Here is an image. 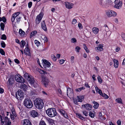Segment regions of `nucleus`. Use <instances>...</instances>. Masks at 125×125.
Segmentation results:
<instances>
[{
	"label": "nucleus",
	"mask_w": 125,
	"mask_h": 125,
	"mask_svg": "<svg viewBox=\"0 0 125 125\" xmlns=\"http://www.w3.org/2000/svg\"><path fill=\"white\" fill-rule=\"evenodd\" d=\"M24 76L34 87H36L38 86L37 82L34 80V79L31 76L29 75L28 73H25L24 75Z\"/></svg>",
	"instance_id": "f257e3e1"
},
{
	"label": "nucleus",
	"mask_w": 125,
	"mask_h": 125,
	"mask_svg": "<svg viewBox=\"0 0 125 125\" xmlns=\"http://www.w3.org/2000/svg\"><path fill=\"white\" fill-rule=\"evenodd\" d=\"M34 104L36 107L39 109H42L44 106L43 101L40 98L36 99L35 101Z\"/></svg>",
	"instance_id": "f03ea898"
},
{
	"label": "nucleus",
	"mask_w": 125,
	"mask_h": 125,
	"mask_svg": "<svg viewBox=\"0 0 125 125\" xmlns=\"http://www.w3.org/2000/svg\"><path fill=\"white\" fill-rule=\"evenodd\" d=\"M47 114L50 117H53L57 115V114L55 108H51L47 110Z\"/></svg>",
	"instance_id": "7ed1b4c3"
},
{
	"label": "nucleus",
	"mask_w": 125,
	"mask_h": 125,
	"mask_svg": "<svg viewBox=\"0 0 125 125\" xmlns=\"http://www.w3.org/2000/svg\"><path fill=\"white\" fill-rule=\"evenodd\" d=\"M20 14V12H15L12 15L11 18V21L12 23L14 21L15 19L17 23H18L20 22L21 18V17L19 16Z\"/></svg>",
	"instance_id": "20e7f679"
},
{
	"label": "nucleus",
	"mask_w": 125,
	"mask_h": 125,
	"mask_svg": "<svg viewBox=\"0 0 125 125\" xmlns=\"http://www.w3.org/2000/svg\"><path fill=\"white\" fill-rule=\"evenodd\" d=\"M23 104L24 106L28 108H31L32 106V104L31 100L28 98L24 99Z\"/></svg>",
	"instance_id": "39448f33"
},
{
	"label": "nucleus",
	"mask_w": 125,
	"mask_h": 125,
	"mask_svg": "<svg viewBox=\"0 0 125 125\" xmlns=\"http://www.w3.org/2000/svg\"><path fill=\"white\" fill-rule=\"evenodd\" d=\"M43 64L44 67L46 70L49 71L51 70V64L47 61L45 59L43 60Z\"/></svg>",
	"instance_id": "423d86ee"
},
{
	"label": "nucleus",
	"mask_w": 125,
	"mask_h": 125,
	"mask_svg": "<svg viewBox=\"0 0 125 125\" xmlns=\"http://www.w3.org/2000/svg\"><path fill=\"white\" fill-rule=\"evenodd\" d=\"M1 125H10L11 122L9 120L8 118H1Z\"/></svg>",
	"instance_id": "0eeeda50"
},
{
	"label": "nucleus",
	"mask_w": 125,
	"mask_h": 125,
	"mask_svg": "<svg viewBox=\"0 0 125 125\" xmlns=\"http://www.w3.org/2000/svg\"><path fill=\"white\" fill-rule=\"evenodd\" d=\"M42 80L41 82L42 84L45 87H46L48 85L49 81L47 78L45 76H42L41 77Z\"/></svg>",
	"instance_id": "6e6552de"
},
{
	"label": "nucleus",
	"mask_w": 125,
	"mask_h": 125,
	"mask_svg": "<svg viewBox=\"0 0 125 125\" xmlns=\"http://www.w3.org/2000/svg\"><path fill=\"white\" fill-rule=\"evenodd\" d=\"M16 96L18 100H21L23 97L24 93L21 90L18 91L17 92Z\"/></svg>",
	"instance_id": "1a4fd4ad"
},
{
	"label": "nucleus",
	"mask_w": 125,
	"mask_h": 125,
	"mask_svg": "<svg viewBox=\"0 0 125 125\" xmlns=\"http://www.w3.org/2000/svg\"><path fill=\"white\" fill-rule=\"evenodd\" d=\"M30 113L31 116L32 117H41L40 114L35 110H32L31 111Z\"/></svg>",
	"instance_id": "9d476101"
},
{
	"label": "nucleus",
	"mask_w": 125,
	"mask_h": 125,
	"mask_svg": "<svg viewBox=\"0 0 125 125\" xmlns=\"http://www.w3.org/2000/svg\"><path fill=\"white\" fill-rule=\"evenodd\" d=\"M115 5L114 6V7L118 9L120 8L122 4V2L120 1V0H115Z\"/></svg>",
	"instance_id": "9b49d317"
},
{
	"label": "nucleus",
	"mask_w": 125,
	"mask_h": 125,
	"mask_svg": "<svg viewBox=\"0 0 125 125\" xmlns=\"http://www.w3.org/2000/svg\"><path fill=\"white\" fill-rule=\"evenodd\" d=\"M106 14L109 17L111 16L115 17L117 15L116 13L114 11L111 10L107 11L106 12Z\"/></svg>",
	"instance_id": "f8f14e48"
},
{
	"label": "nucleus",
	"mask_w": 125,
	"mask_h": 125,
	"mask_svg": "<svg viewBox=\"0 0 125 125\" xmlns=\"http://www.w3.org/2000/svg\"><path fill=\"white\" fill-rule=\"evenodd\" d=\"M11 106V108H10V109L11 111L12 114L7 112V113L8 114L7 115H9L8 114H10V117H12L14 116L16 117L17 116V115L15 111V110L14 109L13 107L12 106Z\"/></svg>",
	"instance_id": "ddd939ff"
},
{
	"label": "nucleus",
	"mask_w": 125,
	"mask_h": 125,
	"mask_svg": "<svg viewBox=\"0 0 125 125\" xmlns=\"http://www.w3.org/2000/svg\"><path fill=\"white\" fill-rule=\"evenodd\" d=\"M15 78L16 81L19 82H23L24 81H22V77L19 74H16L15 76Z\"/></svg>",
	"instance_id": "4468645a"
},
{
	"label": "nucleus",
	"mask_w": 125,
	"mask_h": 125,
	"mask_svg": "<svg viewBox=\"0 0 125 125\" xmlns=\"http://www.w3.org/2000/svg\"><path fill=\"white\" fill-rule=\"evenodd\" d=\"M42 17V15L41 13L37 16L36 20V24H38L40 22Z\"/></svg>",
	"instance_id": "2eb2a0df"
},
{
	"label": "nucleus",
	"mask_w": 125,
	"mask_h": 125,
	"mask_svg": "<svg viewBox=\"0 0 125 125\" xmlns=\"http://www.w3.org/2000/svg\"><path fill=\"white\" fill-rule=\"evenodd\" d=\"M64 4L66 8L69 9H70L73 7V4L70 2H65Z\"/></svg>",
	"instance_id": "dca6fc26"
},
{
	"label": "nucleus",
	"mask_w": 125,
	"mask_h": 125,
	"mask_svg": "<svg viewBox=\"0 0 125 125\" xmlns=\"http://www.w3.org/2000/svg\"><path fill=\"white\" fill-rule=\"evenodd\" d=\"M103 45L102 44H99L98 47L95 48V50L97 52H100L103 50Z\"/></svg>",
	"instance_id": "f3484780"
},
{
	"label": "nucleus",
	"mask_w": 125,
	"mask_h": 125,
	"mask_svg": "<svg viewBox=\"0 0 125 125\" xmlns=\"http://www.w3.org/2000/svg\"><path fill=\"white\" fill-rule=\"evenodd\" d=\"M29 87L30 88V87L29 86H28L23 83H21V84L20 88L23 89L24 91H26Z\"/></svg>",
	"instance_id": "a211bd4d"
},
{
	"label": "nucleus",
	"mask_w": 125,
	"mask_h": 125,
	"mask_svg": "<svg viewBox=\"0 0 125 125\" xmlns=\"http://www.w3.org/2000/svg\"><path fill=\"white\" fill-rule=\"evenodd\" d=\"M24 54L28 55L29 56H31V53L30 52V50L29 49L28 45L25 48L24 51Z\"/></svg>",
	"instance_id": "6ab92c4d"
},
{
	"label": "nucleus",
	"mask_w": 125,
	"mask_h": 125,
	"mask_svg": "<svg viewBox=\"0 0 125 125\" xmlns=\"http://www.w3.org/2000/svg\"><path fill=\"white\" fill-rule=\"evenodd\" d=\"M41 27L42 29L45 31H47V29L45 23L44 21L41 22Z\"/></svg>",
	"instance_id": "aec40b11"
},
{
	"label": "nucleus",
	"mask_w": 125,
	"mask_h": 125,
	"mask_svg": "<svg viewBox=\"0 0 125 125\" xmlns=\"http://www.w3.org/2000/svg\"><path fill=\"white\" fill-rule=\"evenodd\" d=\"M58 111L64 117H68L67 113L64 110L61 109H59L58 110Z\"/></svg>",
	"instance_id": "412c9836"
},
{
	"label": "nucleus",
	"mask_w": 125,
	"mask_h": 125,
	"mask_svg": "<svg viewBox=\"0 0 125 125\" xmlns=\"http://www.w3.org/2000/svg\"><path fill=\"white\" fill-rule=\"evenodd\" d=\"M47 120L51 125H55V121L53 120L50 119L49 118H47Z\"/></svg>",
	"instance_id": "4be33fe9"
},
{
	"label": "nucleus",
	"mask_w": 125,
	"mask_h": 125,
	"mask_svg": "<svg viewBox=\"0 0 125 125\" xmlns=\"http://www.w3.org/2000/svg\"><path fill=\"white\" fill-rule=\"evenodd\" d=\"M72 90L70 88L67 89V95L68 96H70L73 94V93L72 92Z\"/></svg>",
	"instance_id": "5701e85b"
},
{
	"label": "nucleus",
	"mask_w": 125,
	"mask_h": 125,
	"mask_svg": "<svg viewBox=\"0 0 125 125\" xmlns=\"http://www.w3.org/2000/svg\"><path fill=\"white\" fill-rule=\"evenodd\" d=\"M41 39L44 41V42H47L48 41L47 38L45 36L43 35H41Z\"/></svg>",
	"instance_id": "b1692460"
},
{
	"label": "nucleus",
	"mask_w": 125,
	"mask_h": 125,
	"mask_svg": "<svg viewBox=\"0 0 125 125\" xmlns=\"http://www.w3.org/2000/svg\"><path fill=\"white\" fill-rule=\"evenodd\" d=\"M23 121V125H31L29 120L28 119H25Z\"/></svg>",
	"instance_id": "393cba45"
},
{
	"label": "nucleus",
	"mask_w": 125,
	"mask_h": 125,
	"mask_svg": "<svg viewBox=\"0 0 125 125\" xmlns=\"http://www.w3.org/2000/svg\"><path fill=\"white\" fill-rule=\"evenodd\" d=\"M92 31L93 33L95 34H97L99 31V29L96 27H94L92 29Z\"/></svg>",
	"instance_id": "a878e982"
},
{
	"label": "nucleus",
	"mask_w": 125,
	"mask_h": 125,
	"mask_svg": "<svg viewBox=\"0 0 125 125\" xmlns=\"http://www.w3.org/2000/svg\"><path fill=\"white\" fill-rule=\"evenodd\" d=\"M114 63V66L115 68H117L118 66L119 63L117 60L114 59L113 60Z\"/></svg>",
	"instance_id": "bb28decb"
},
{
	"label": "nucleus",
	"mask_w": 125,
	"mask_h": 125,
	"mask_svg": "<svg viewBox=\"0 0 125 125\" xmlns=\"http://www.w3.org/2000/svg\"><path fill=\"white\" fill-rule=\"evenodd\" d=\"M84 107H85L86 109L88 110H91L92 107V106L90 104H87L86 105H84Z\"/></svg>",
	"instance_id": "cd10ccee"
},
{
	"label": "nucleus",
	"mask_w": 125,
	"mask_h": 125,
	"mask_svg": "<svg viewBox=\"0 0 125 125\" xmlns=\"http://www.w3.org/2000/svg\"><path fill=\"white\" fill-rule=\"evenodd\" d=\"M93 102L94 104V105L93 106L94 108L95 109H97L99 105V104L98 103L94 101H93Z\"/></svg>",
	"instance_id": "c85d7f7f"
},
{
	"label": "nucleus",
	"mask_w": 125,
	"mask_h": 125,
	"mask_svg": "<svg viewBox=\"0 0 125 125\" xmlns=\"http://www.w3.org/2000/svg\"><path fill=\"white\" fill-rule=\"evenodd\" d=\"M19 33L20 36H24L25 34V32L21 29L19 30Z\"/></svg>",
	"instance_id": "c756f323"
},
{
	"label": "nucleus",
	"mask_w": 125,
	"mask_h": 125,
	"mask_svg": "<svg viewBox=\"0 0 125 125\" xmlns=\"http://www.w3.org/2000/svg\"><path fill=\"white\" fill-rule=\"evenodd\" d=\"M95 113L93 111L92 112V111H90L89 112V115L91 117H94L95 116Z\"/></svg>",
	"instance_id": "7c9ffc66"
},
{
	"label": "nucleus",
	"mask_w": 125,
	"mask_h": 125,
	"mask_svg": "<svg viewBox=\"0 0 125 125\" xmlns=\"http://www.w3.org/2000/svg\"><path fill=\"white\" fill-rule=\"evenodd\" d=\"M116 102L118 103L122 104V100L121 98H118L115 100Z\"/></svg>",
	"instance_id": "2f4dec72"
},
{
	"label": "nucleus",
	"mask_w": 125,
	"mask_h": 125,
	"mask_svg": "<svg viewBox=\"0 0 125 125\" xmlns=\"http://www.w3.org/2000/svg\"><path fill=\"white\" fill-rule=\"evenodd\" d=\"M37 33V31H32L30 35V37L31 38L33 36H35Z\"/></svg>",
	"instance_id": "473e14b6"
},
{
	"label": "nucleus",
	"mask_w": 125,
	"mask_h": 125,
	"mask_svg": "<svg viewBox=\"0 0 125 125\" xmlns=\"http://www.w3.org/2000/svg\"><path fill=\"white\" fill-rule=\"evenodd\" d=\"M38 71L40 73L42 74H47V72L43 70H42L40 69H39Z\"/></svg>",
	"instance_id": "72a5a7b5"
},
{
	"label": "nucleus",
	"mask_w": 125,
	"mask_h": 125,
	"mask_svg": "<svg viewBox=\"0 0 125 125\" xmlns=\"http://www.w3.org/2000/svg\"><path fill=\"white\" fill-rule=\"evenodd\" d=\"M13 81L12 79H9L7 83H8L10 85H11L13 83Z\"/></svg>",
	"instance_id": "f704fd0d"
},
{
	"label": "nucleus",
	"mask_w": 125,
	"mask_h": 125,
	"mask_svg": "<svg viewBox=\"0 0 125 125\" xmlns=\"http://www.w3.org/2000/svg\"><path fill=\"white\" fill-rule=\"evenodd\" d=\"M25 44V42L24 40H22L21 41V44L20 46L21 47L23 48Z\"/></svg>",
	"instance_id": "c9c22d12"
},
{
	"label": "nucleus",
	"mask_w": 125,
	"mask_h": 125,
	"mask_svg": "<svg viewBox=\"0 0 125 125\" xmlns=\"http://www.w3.org/2000/svg\"><path fill=\"white\" fill-rule=\"evenodd\" d=\"M0 26L1 30L2 31H4L5 27L4 24L3 22H1L0 24Z\"/></svg>",
	"instance_id": "e433bc0d"
},
{
	"label": "nucleus",
	"mask_w": 125,
	"mask_h": 125,
	"mask_svg": "<svg viewBox=\"0 0 125 125\" xmlns=\"http://www.w3.org/2000/svg\"><path fill=\"white\" fill-rule=\"evenodd\" d=\"M85 89L84 87H82L78 88L76 89V91L77 92H79L81 91L82 90H83Z\"/></svg>",
	"instance_id": "4c0bfd02"
},
{
	"label": "nucleus",
	"mask_w": 125,
	"mask_h": 125,
	"mask_svg": "<svg viewBox=\"0 0 125 125\" xmlns=\"http://www.w3.org/2000/svg\"><path fill=\"white\" fill-rule=\"evenodd\" d=\"M80 47L78 46H76L75 48V50L76 51L78 52H79L80 50Z\"/></svg>",
	"instance_id": "58836bf2"
},
{
	"label": "nucleus",
	"mask_w": 125,
	"mask_h": 125,
	"mask_svg": "<svg viewBox=\"0 0 125 125\" xmlns=\"http://www.w3.org/2000/svg\"><path fill=\"white\" fill-rule=\"evenodd\" d=\"M103 29L105 28V31H107L109 30V29L107 26L106 24H105L104 26L103 27Z\"/></svg>",
	"instance_id": "ea45409f"
},
{
	"label": "nucleus",
	"mask_w": 125,
	"mask_h": 125,
	"mask_svg": "<svg viewBox=\"0 0 125 125\" xmlns=\"http://www.w3.org/2000/svg\"><path fill=\"white\" fill-rule=\"evenodd\" d=\"M34 43L36 45L38 46L40 45V42L37 40H35Z\"/></svg>",
	"instance_id": "a19ab883"
},
{
	"label": "nucleus",
	"mask_w": 125,
	"mask_h": 125,
	"mask_svg": "<svg viewBox=\"0 0 125 125\" xmlns=\"http://www.w3.org/2000/svg\"><path fill=\"white\" fill-rule=\"evenodd\" d=\"M71 42L73 43H74L77 42L76 39L75 38H73L71 40Z\"/></svg>",
	"instance_id": "79ce46f5"
},
{
	"label": "nucleus",
	"mask_w": 125,
	"mask_h": 125,
	"mask_svg": "<svg viewBox=\"0 0 125 125\" xmlns=\"http://www.w3.org/2000/svg\"><path fill=\"white\" fill-rule=\"evenodd\" d=\"M102 96L106 99H107L109 98L108 96L106 94L104 93V94H103V95H102Z\"/></svg>",
	"instance_id": "37998d69"
},
{
	"label": "nucleus",
	"mask_w": 125,
	"mask_h": 125,
	"mask_svg": "<svg viewBox=\"0 0 125 125\" xmlns=\"http://www.w3.org/2000/svg\"><path fill=\"white\" fill-rule=\"evenodd\" d=\"M98 80V81L99 83H101L102 82V80L101 77L99 75H98V76L97 77Z\"/></svg>",
	"instance_id": "c03bdc74"
},
{
	"label": "nucleus",
	"mask_w": 125,
	"mask_h": 125,
	"mask_svg": "<svg viewBox=\"0 0 125 125\" xmlns=\"http://www.w3.org/2000/svg\"><path fill=\"white\" fill-rule=\"evenodd\" d=\"M51 57L52 59L54 61H55L56 60V58L54 55H51Z\"/></svg>",
	"instance_id": "a18cd8bd"
},
{
	"label": "nucleus",
	"mask_w": 125,
	"mask_h": 125,
	"mask_svg": "<svg viewBox=\"0 0 125 125\" xmlns=\"http://www.w3.org/2000/svg\"><path fill=\"white\" fill-rule=\"evenodd\" d=\"M1 39L2 40H6V36L5 34H3L2 35Z\"/></svg>",
	"instance_id": "49530a36"
},
{
	"label": "nucleus",
	"mask_w": 125,
	"mask_h": 125,
	"mask_svg": "<svg viewBox=\"0 0 125 125\" xmlns=\"http://www.w3.org/2000/svg\"><path fill=\"white\" fill-rule=\"evenodd\" d=\"M25 113L24 112H21L20 113L21 116L22 117H25V115H24Z\"/></svg>",
	"instance_id": "de8ad7c7"
},
{
	"label": "nucleus",
	"mask_w": 125,
	"mask_h": 125,
	"mask_svg": "<svg viewBox=\"0 0 125 125\" xmlns=\"http://www.w3.org/2000/svg\"><path fill=\"white\" fill-rule=\"evenodd\" d=\"M0 53L2 55H4L5 54V53L4 50L2 49H0Z\"/></svg>",
	"instance_id": "09e8293b"
},
{
	"label": "nucleus",
	"mask_w": 125,
	"mask_h": 125,
	"mask_svg": "<svg viewBox=\"0 0 125 125\" xmlns=\"http://www.w3.org/2000/svg\"><path fill=\"white\" fill-rule=\"evenodd\" d=\"M40 125H46L45 122L43 121H41L40 123Z\"/></svg>",
	"instance_id": "8fccbe9b"
},
{
	"label": "nucleus",
	"mask_w": 125,
	"mask_h": 125,
	"mask_svg": "<svg viewBox=\"0 0 125 125\" xmlns=\"http://www.w3.org/2000/svg\"><path fill=\"white\" fill-rule=\"evenodd\" d=\"M64 60L63 59H61L59 60V63L61 64H62L64 63Z\"/></svg>",
	"instance_id": "3c124183"
},
{
	"label": "nucleus",
	"mask_w": 125,
	"mask_h": 125,
	"mask_svg": "<svg viewBox=\"0 0 125 125\" xmlns=\"http://www.w3.org/2000/svg\"><path fill=\"white\" fill-rule=\"evenodd\" d=\"M74 57L73 56H72L71 58V62L73 63L74 62Z\"/></svg>",
	"instance_id": "603ef678"
},
{
	"label": "nucleus",
	"mask_w": 125,
	"mask_h": 125,
	"mask_svg": "<svg viewBox=\"0 0 125 125\" xmlns=\"http://www.w3.org/2000/svg\"><path fill=\"white\" fill-rule=\"evenodd\" d=\"M78 26L80 29H81L83 28V26L81 23H79L78 25Z\"/></svg>",
	"instance_id": "864d4df0"
},
{
	"label": "nucleus",
	"mask_w": 125,
	"mask_h": 125,
	"mask_svg": "<svg viewBox=\"0 0 125 125\" xmlns=\"http://www.w3.org/2000/svg\"><path fill=\"white\" fill-rule=\"evenodd\" d=\"M121 37L123 39L125 40V34L123 33H122L121 34Z\"/></svg>",
	"instance_id": "5fc2aeb1"
},
{
	"label": "nucleus",
	"mask_w": 125,
	"mask_h": 125,
	"mask_svg": "<svg viewBox=\"0 0 125 125\" xmlns=\"http://www.w3.org/2000/svg\"><path fill=\"white\" fill-rule=\"evenodd\" d=\"M1 45L2 47L3 48H5V42L2 41V42L1 43Z\"/></svg>",
	"instance_id": "6e6d98bb"
},
{
	"label": "nucleus",
	"mask_w": 125,
	"mask_h": 125,
	"mask_svg": "<svg viewBox=\"0 0 125 125\" xmlns=\"http://www.w3.org/2000/svg\"><path fill=\"white\" fill-rule=\"evenodd\" d=\"M77 21L75 19H73L72 22V23L73 24H74L76 23Z\"/></svg>",
	"instance_id": "4d7b16f0"
},
{
	"label": "nucleus",
	"mask_w": 125,
	"mask_h": 125,
	"mask_svg": "<svg viewBox=\"0 0 125 125\" xmlns=\"http://www.w3.org/2000/svg\"><path fill=\"white\" fill-rule=\"evenodd\" d=\"M32 3L31 2H30L28 3V6L29 8H30L32 6Z\"/></svg>",
	"instance_id": "13d9d810"
},
{
	"label": "nucleus",
	"mask_w": 125,
	"mask_h": 125,
	"mask_svg": "<svg viewBox=\"0 0 125 125\" xmlns=\"http://www.w3.org/2000/svg\"><path fill=\"white\" fill-rule=\"evenodd\" d=\"M83 114L85 116H87L88 115V113L84 111L83 112Z\"/></svg>",
	"instance_id": "bf43d9fd"
},
{
	"label": "nucleus",
	"mask_w": 125,
	"mask_h": 125,
	"mask_svg": "<svg viewBox=\"0 0 125 125\" xmlns=\"http://www.w3.org/2000/svg\"><path fill=\"white\" fill-rule=\"evenodd\" d=\"M2 21L4 22L6 21V19L5 17H2Z\"/></svg>",
	"instance_id": "052dcab7"
},
{
	"label": "nucleus",
	"mask_w": 125,
	"mask_h": 125,
	"mask_svg": "<svg viewBox=\"0 0 125 125\" xmlns=\"http://www.w3.org/2000/svg\"><path fill=\"white\" fill-rule=\"evenodd\" d=\"M15 62L17 64H19L20 63L19 61L17 59H15L14 60Z\"/></svg>",
	"instance_id": "680f3d73"
},
{
	"label": "nucleus",
	"mask_w": 125,
	"mask_h": 125,
	"mask_svg": "<svg viewBox=\"0 0 125 125\" xmlns=\"http://www.w3.org/2000/svg\"><path fill=\"white\" fill-rule=\"evenodd\" d=\"M57 92L59 93V94L61 95L62 94V92L61 90L60 89H59L57 90Z\"/></svg>",
	"instance_id": "e2e57ef3"
},
{
	"label": "nucleus",
	"mask_w": 125,
	"mask_h": 125,
	"mask_svg": "<svg viewBox=\"0 0 125 125\" xmlns=\"http://www.w3.org/2000/svg\"><path fill=\"white\" fill-rule=\"evenodd\" d=\"M106 3L108 4H111L112 1L111 0H106Z\"/></svg>",
	"instance_id": "0e129e2a"
},
{
	"label": "nucleus",
	"mask_w": 125,
	"mask_h": 125,
	"mask_svg": "<svg viewBox=\"0 0 125 125\" xmlns=\"http://www.w3.org/2000/svg\"><path fill=\"white\" fill-rule=\"evenodd\" d=\"M117 123L118 125H121V121L120 120H119L117 121Z\"/></svg>",
	"instance_id": "69168bd1"
},
{
	"label": "nucleus",
	"mask_w": 125,
	"mask_h": 125,
	"mask_svg": "<svg viewBox=\"0 0 125 125\" xmlns=\"http://www.w3.org/2000/svg\"><path fill=\"white\" fill-rule=\"evenodd\" d=\"M73 102L74 103L76 104H77L78 102V100H77V99H74L73 100Z\"/></svg>",
	"instance_id": "338daca9"
},
{
	"label": "nucleus",
	"mask_w": 125,
	"mask_h": 125,
	"mask_svg": "<svg viewBox=\"0 0 125 125\" xmlns=\"http://www.w3.org/2000/svg\"><path fill=\"white\" fill-rule=\"evenodd\" d=\"M95 89L97 92H98L101 90L98 88L97 87H95Z\"/></svg>",
	"instance_id": "774afa93"
}]
</instances>
